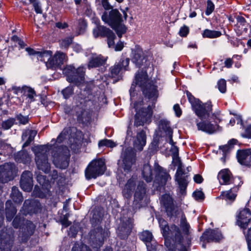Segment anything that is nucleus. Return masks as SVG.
Listing matches in <instances>:
<instances>
[{
    "label": "nucleus",
    "instance_id": "1",
    "mask_svg": "<svg viewBox=\"0 0 251 251\" xmlns=\"http://www.w3.org/2000/svg\"><path fill=\"white\" fill-rule=\"evenodd\" d=\"M186 95L196 114L200 119V120L196 119L195 121L198 130L209 134L214 133L216 131L219 126L217 124H211V122L214 121L217 124L218 122L216 120L220 122L221 120L218 115L215 113L211 114L212 112L211 102L202 103L199 100L195 99L188 91L186 92Z\"/></svg>",
    "mask_w": 251,
    "mask_h": 251
},
{
    "label": "nucleus",
    "instance_id": "2",
    "mask_svg": "<svg viewBox=\"0 0 251 251\" xmlns=\"http://www.w3.org/2000/svg\"><path fill=\"white\" fill-rule=\"evenodd\" d=\"M160 203L164 206L169 217L173 218L180 216L179 226L182 231L181 232V235L182 234L186 235H189L190 225L187 222L186 217L181 208L174 203L172 197L168 194L163 195L160 200ZM182 236L183 237V236Z\"/></svg>",
    "mask_w": 251,
    "mask_h": 251
},
{
    "label": "nucleus",
    "instance_id": "3",
    "mask_svg": "<svg viewBox=\"0 0 251 251\" xmlns=\"http://www.w3.org/2000/svg\"><path fill=\"white\" fill-rule=\"evenodd\" d=\"M159 224L163 236L165 238V245L169 250L175 251L176 245L182 241V236L179 228L175 225L169 227L166 221L159 220Z\"/></svg>",
    "mask_w": 251,
    "mask_h": 251
},
{
    "label": "nucleus",
    "instance_id": "4",
    "mask_svg": "<svg viewBox=\"0 0 251 251\" xmlns=\"http://www.w3.org/2000/svg\"><path fill=\"white\" fill-rule=\"evenodd\" d=\"M101 19L115 30L119 37L126 33V27L122 23V15L117 9H112L109 12L105 11L101 16Z\"/></svg>",
    "mask_w": 251,
    "mask_h": 251
},
{
    "label": "nucleus",
    "instance_id": "5",
    "mask_svg": "<svg viewBox=\"0 0 251 251\" xmlns=\"http://www.w3.org/2000/svg\"><path fill=\"white\" fill-rule=\"evenodd\" d=\"M135 83L141 87L143 94L149 99H156L158 96L156 87L152 81L148 78L147 72L143 70L138 72L135 75Z\"/></svg>",
    "mask_w": 251,
    "mask_h": 251
},
{
    "label": "nucleus",
    "instance_id": "6",
    "mask_svg": "<svg viewBox=\"0 0 251 251\" xmlns=\"http://www.w3.org/2000/svg\"><path fill=\"white\" fill-rule=\"evenodd\" d=\"M134 108L136 112L134 121L135 126H143L144 124L151 123L152 115V106L146 105L143 100H140L134 103Z\"/></svg>",
    "mask_w": 251,
    "mask_h": 251
},
{
    "label": "nucleus",
    "instance_id": "7",
    "mask_svg": "<svg viewBox=\"0 0 251 251\" xmlns=\"http://www.w3.org/2000/svg\"><path fill=\"white\" fill-rule=\"evenodd\" d=\"M174 152L173 155V164L177 167V169L175 175L176 181H177L180 188V193L183 195L187 186L188 176L184 173L182 168V163L178 157V151L176 147H174Z\"/></svg>",
    "mask_w": 251,
    "mask_h": 251
},
{
    "label": "nucleus",
    "instance_id": "8",
    "mask_svg": "<svg viewBox=\"0 0 251 251\" xmlns=\"http://www.w3.org/2000/svg\"><path fill=\"white\" fill-rule=\"evenodd\" d=\"M32 151L35 153V159L38 169L48 173L50 170V164L47 158V147L44 145L35 146L32 148Z\"/></svg>",
    "mask_w": 251,
    "mask_h": 251
},
{
    "label": "nucleus",
    "instance_id": "9",
    "mask_svg": "<svg viewBox=\"0 0 251 251\" xmlns=\"http://www.w3.org/2000/svg\"><path fill=\"white\" fill-rule=\"evenodd\" d=\"M63 72L67 76L68 82L76 85H79L84 80L85 71L83 67L75 69L73 66L68 65L64 69Z\"/></svg>",
    "mask_w": 251,
    "mask_h": 251
},
{
    "label": "nucleus",
    "instance_id": "10",
    "mask_svg": "<svg viewBox=\"0 0 251 251\" xmlns=\"http://www.w3.org/2000/svg\"><path fill=\"white\" fill-rule=\"evenodd\" d=\"M136 160V153L132 148H127L123 151L121 154V159L118 161L119 168L128 173L131 171V167Z\"/></svg>",
    "mask_w": 251,
    "mask_h": 251
},
{
    "label": "nucleus",
    "instance_id": "11",
    "mask_svg": "<svg viewBox=\"0 0 251 251\" xmlns=\"http://www.w3.org/2000/svg\"><path fill=\"white\" fill-rule=\"evenodd\" d=\"M105 168V162L103 159L93 160L85 170V177L87 179L96 178L104 173Z\"/></svg>",
    "mask_w": 251,
    "mask_h": 251
},
{
    "label": "nucleus",
    "instance_id": "12",
    "mask_svg": "<svg viewBox=\"0 0 251 251\" xmlns=\"http://www.w3.org/2000/svg\"><path fill=\"white\" fill-rule=\"evenodd\" d=\"M53 162L57 168L66 169L69 165L70 151L66 147L60 148L52 154Z\"/></svg>",
    "mask_w": 251,
    "mask_h": 251
},
{
    "label": "nucleus",
    "instance_id": "13",
    "mask_svg": "<svg viewBox=\"0 0 251 251\" xmlns=\"http://www.w3.org/2000/svg\"><path fill=\"white\" fill-rule=\"evenodd\" d=\"M75 104L73 109L66 106L64 108L65 112L67 114H75L78 118H81L84 114L86 110V100L79 97L75 98Z\"/></svg>",
    "mask_w": 251,
    "mask_h": 251
},
{
    "label": "nucleus",
    "instance_id": "14",
    "mask_svg": "<svg viewBox=\"0 0 251 251\" xmlns=\"http://www.w3.org/2000/svg\"><path fill=\"white\" fill-rule=\"evenodd\" d=\"M15 172V166L13 163H5L0 166V181L4 183L11 180Z\"/></svg>",
    "mask_w": 251,
    "mask_h": 251
},
{
    "label": "nucleus",
    "instance_id": "15",
    "mask_svg": "<svg viewBox=\"0 0 251 251\" xmlns=\"http://www.w3.org/2000/svg\"><path fill=\"white\" fill-rule=\"evenodd\" d=\"M222 238V234L217 230L208 229L205 231L201 237V240L203 242L202 247L206 248L205 242H219Z\"/></svg>",
    "mask_w": 251,
    "mask_h": 251
},
{
    "label": "nucleus",
    "instance_id": "16",
    "mask_svg": "<svg viewBox=\"0 0 251 251\" xmlns=\"http://www.w3.org/2000/svg\"><path fill=\"white\" fill-rule=\"evenodd\" d=\"M160 135L162 137H166V141L174 145V142L172 139L173 130L170 126V123L166 120H161L159 125Z\"/></svg>",
    "mask_w": 251,
    "mask_h": 251
},
{
    "label": "nucleus",
    "instance_id": "17",
    "mask_svg": "<svg viewBox=\"0 0 251 251\" xmlns=\"http://www.w3.org/2000/svg\"><path fill=\"white\" fill-rule=\"evenodd\" d=\"M251 220V213L247 208H244L239 211L237 215L236 223L241 228H246Z\"/></svg>",
    "mask_w": 251,
    "mask_h": 251
},
{
    "label": "nucleus",
    "instance_id": "18",
    "mask_svg": "<svg viewBox=\"0 0 251 251\" xmlns=\"http://www.w3.org/2000/svg\"><path fill=\"white\" fill-rule=\"evenodd\" d=\"M109 234L108 230H103L101 227H99L96 230L91 231V238L94 239L93 242L96 244V248L102 245L104 238L108 237Z\"/></svg>",
    "mask_w": 251,
    "mask_h": 251
},
{
    "label": "nucleus",
    "instance_id": "19",
    "mask_svg": "<svg viewBox=\"0 0 251 251\" xmlns=\"http://www.w3.org/2000/svg\"><path fill=\"white\" fill-rule=\"evenodd\" d=\"M20 186L25 191H30L33 187L32 174L28 171H24L21 177Z\"/></svg>",
    "mask_w": 251,
    "mask_h": 251
},
{
    "label": "nucleus",
    "instance_id": "20",
    "mask_svg": "<svg viewBox=\"0 0 251 251\" xmlns=\"http://www.w3.org/2000/svg\"><path fill=\"white\" fill-rule=\"evenodd\" d=\"M65 60V54L61 51H57L53 56H51L49 62L46 63V66L48 68L56 69L61 66Z\"/></svg>",
    "mask_w": 251,
    "mask_h": 251
},
{
    "label": "nucleus",
    "instance_id": "21",
    "mask_svg": "<svg viewBox=\"0 0 251 251\" xmlns=\"http://www.w3.org/2000/svg\"><path fill=\"white\" fill-rule=\"evenodd\" d=\"M40 203L36 200H26L25 201L22 210L23 214L26 215L36 213L40 209Z\"/></svg>",
    "mask_w": 251,
    "mask_h": 251
},
{
    "label": "nucleus",
    "instance_id": "22",
    "mask_svg": "<svg viewBox=\"0 0 251 251\" xmlns=\"http://www.w3.org/2000/svg\"><path fill=\"white\" fill-rule=\"evenodd\" d=\"M231 173L228 169H223L218 174L217 177L221 184L228 185L234 183V179L231 176Z\"/></svg>",
    "mask_w": 251,
    "mask_h": 251
},
{
    "label": "nucleus",
    "instance_id": "23",
    "mask_svg": "<svg viewBox=\"0 0 251 251\" xmlns=\"http://www.w3.org/2000/svg\"><path fill=\"white\" fill-rule=\"evenodd\" d=\"M237 159L239 162L243 165H251V151L250 150L239 151L237 152Z\"/></svg>",
    "mask_w": 251,
    "mask_h": 251
},
{
    "label": "nucleus",
    "instance_id": "24",
    "mask_svg": "<svg viewBox=\"0 0 251 251\" xmlns=\"http://www.w3.org/2000/svg\"><path fill=\"white\" fill-rule=\"evenodd\" d=\"M132 61L137 66L140 67L145 61L143 50L140 48H136L132 51Z\"/></svg>",
    "mask_w": 251,
    "mask_h": 251
},
{
    "label": "nucleus",
    "instance_id": "25",
    "mask_svg": "<svg viewBox=\"0 0 251 251\" xmlns=\"http://www.w3.org/2000/svg\"><path fill=\"white\" fill-rule=\"evenodd\" d=\"M146 144V135L144 131L141 130L137 134L136 138L134 141V147L136 150L141 151Z\"/></svg>",
    "mask_w": 251,
    "mask_h": 251
},
{
    "label": "nucleus",
    "instance_id": "26",
    "mask_svg": "<svg viewBox=\"0 0 251 251\" xmlns=\"http://www.w3.org/2000/svg\"><path fill=\"white\" fill-rule=\"evenodd\" d=\"M154 171L157 174L158 177L160 179V183L161 185H164L169 179H171L170 175L166 170L158 164H155Z\"/></svg>",
    "mask_w": 251,
    "mask_h": 251
},
{
    "label": "nucleus",
    "instance_id": "27",
    "mask_svg": "<svg viewBox=\"0 0 251 251\" xmlns=\"http://www.w3.org/2000/svg\"><path fill=\"white\" fill-rule=\"evenodd\" d=\"M136 179V177L133 176L128 180L126 184L123 192V195L125 198L128 199L131 196L132 192L135 189Z\"/></svg>",
    "mask_w": 251,
    "mask_h": 251
},
{
    "label": "nucleus",
    "instance_id": "28",
    "mask_svg": "<svg viewBox=\"0 0 251 251\" xmlns=\"http://www.w3.org/2000/svg\"><path fill=\"white\" fill-rule=\"evenodd\" d=\"M13 240L9 235L4 234L0 240V251H10Z\"/></svg>",
    "mask_w": 251,
    "mask_h": 251
},
{
    "label": "nucleus",
    "instance_id": "29",
    "mask_svg": "<svg viewBox=\"0 0 251 251\" xmlns=\"http://www.w3.org/2000/svg\"><path fill=\"white\" fill-rule=\"evenodd\" d=\"M37 133V132L35 130L28 129L23 133L22 139L23 140H25V143L23 145V148L28 146L34 140Z\"/></svg>",
    "mask_w": 251,
    "mask_h": 251
},
{
    "label": "nucleus",
    "instance_id": "30",
    "mask_svg": "<svg viewBox=\"0 0 251 251\" xmlns=\"http://www.w3.org/2000/svg\"><path fill=\"white\" fill-rule=\"evenodd\" d=\"M15 160L19 162L24 164L29 163L31 161V157L26 151L24 150L19 151L15 156Z\"/></svg>",
    "mask_w": 251,
    "mask_h": 251
},
{
    "label": "nucleus",
    "instance_id": "31",
    "mask_svg": "<svg viewBox=\"0 0 251 251\" xmlns=\"http://www.w3.org/2000/svg\"><path fill=\"white\" fill-rule=\"evenodd\" d=\"M6 217L8 221H10L17 212L16 208L13 205L10 201L6 202Z\"/></svg>",
    "mask_w": 251,
    "mask_h": 251
},
{
    "label": "nucleus",
    "instance_id": "32",
    "mask_svg": "<svg viewBox=\"0 0 251 251\" xmlns=\"http://www.w3.org/2000/svg\"><path fill=\"white\" fill-rule=\"evenodd\" d=\"M238 190V187L235 186L231 189L222 192V195L223 197L226 200L233 201L236 197V192Z\"/></svg>",
    "mask_w": 251,
    "mask_h": 251
},
{
    "label": "nucleus",
    "instance_id": "33",
    "mask_svg": "<svg viewBox=\"0 0 251 251\" xmlns=\"http://www.w3.org/2000/svg\"><path fill=\"white\" fill-rule=\"evenodd\" d=\"M105 61V60L100 55L93 56L89 62L88 67L90 68L99 67L103 65Z\"/></svg>",
    "mask_w": 251,
    "mask_h": 251
},
{
    "label": "nucleus",
    "instance_id": "34",
    "mask_svg": "<svg viewBox=\"0 0 251 251\" xmlns=\"http://www.w3.org/2000/svg\"><path fill=\"white\" fill-rule=\"evenodd\" d=\"M110 30L108 28L103 26H97L93 29V36L95 38H97L99 36L105 37L107 33L109 32Z\"/></svg>",
    "mask_w": 251,
    "mask_h": 251
},
{
    "label": "nucleus",
    "instance_id": "35",
    "mask_svg": "<svg viewBox=\"0 0 251 251\" xmlns=\"http://www.w3.org/2000/svg\"><path fill=\"white\" fill-rule=\"evenodd\" d=\"M142 176L145 180L151 182L152 179V174L151 167L148 164H145L142 170Z\"/></svg>",
    "mask_w": 251,
    "mask_h": 251
},
{
    "label": "nucleus",
    "instance_id": "36",
    "mask_svg": "<svg viewBox=\"0 0 251 251\" xmlns=\"http://www.w3.org/2000/svg\"><path fill=\"white\" fill-rule=\"evenodd\" d=\"M10 197L15 203H20L23 200V197L21 193L16 187H13L12 188Z\"/></svg>",
    "mask_w": 251,
    "mask_h": 251
},
{
    "label": "nucleus",
    "instance_id": "37",
    "mask_svg": "<svg viewBox=\"0 0 251 251\" xmlns=\"http://www.w3.org/2000/svg\"><path fill=\"white\" fill-rule=\"evenodd\" d=\"M145 187L143 182H140L135 193V198L136 201H140L145 194Z\"/></svg>",
    "mask_w": 251,
    "mask_h": 251
},
{
    "label": "nucleus",
    "instance_id": "38",
    "mask_svg": "<svg viewBox=\"0 0 251 251\" xmlns=\"http://www.w3.org/2000/svg\"><path fill=\"white\" fill-rule=\"evenodd\" d=\"M52 55V52L50 50L39 51L37 53V59L44 61L46 64L50 60Z\"/></svg>",
    "mask_w": 251,
    "mask_h": 251
},
{
    "label": "nucleus",
    "instance_id": "39",
    "mask_svg": "<svg viewBox=\"0 0 251 251\" xmlns=\"http://www.w3.org/2000/svg\"><path fill=\"white\" fill-rule=\"evenodd\" d=\"M221 32L219 31L205 29L202 33L204 38H217L221 35Z\"/></svg>",
    "mask_w": 251,
    "mask_h": 251
},
{
    "label": "nucleus",
    "instance_id": "40",
    "mask_svg": "<svg viewBox=\"0 0 251 251\" xmlns=\"http://www.w3.org/2000/svg\"><path fill=\"white\" fill-rule=\"evenodd\" d=\"M23 90L25 95L29 99L30 102L33 101L34 100V97L36 96L34 89L28 86H25L23 87Z\"/></svg>",
    "mask_w": 251,
    "mask_h": 251
},
{
    "label": "nucleus",
    "instance_id": "41",
    "mask_svg": "<svg viewBox=\"0 0 251 251\" xmlns=\"http://www.w3.org/2000/svg\"><path fill=\"white\" fill-rule=\"evenodd\" d=\"M131 229V225L128 224L126 227L120 226L118 228V233L121 238H126L129 234Z\"/></svg>",
    "mask_w": 251,
    "mask_h": 251
},
{
    "label": "nucleus",
    "instance_id": "42",
    "mask_svg": "<svg viewBox=\"0 0 251 251\" xmlns=\"http://www.w3.org/2000/svg\"><path fill=\"white\" fill-rule=\"evenodd\" d=\"M34 225L30 221H27L26 222V231H25V238L24 239H22L23 242L25 241L27 239V238L28 236L32 235L35 229Z\"/></svg>",
    "mask_w": 251,
    "mask_h": 251
},
{
    "label": "nucleus",
    "instance_id": "43",
    "mask_svg": "<svg viewBox=\"0 0 251 251\" xmlns=\"http://www.w3.org/2000/svg\"><path fill=\"white\" fill-rule=\"evenodd\" d=\"M87 24L86 21L83 19H79L78 21V25L76 29V34L79 35L84 32Z\"/></svg>",
    "mask_w": 251,
    "mask_h": 251
},
{
    "label": "nucleus",
    "instance_id": "44",
    "mask_svg": "<svg viewBox=\"0 0 251 251\" xmlns=\"http://www.w3.org/2000/svg\"><path fill=\"white\" fill-rule=\"evenodd\" d=\"M140 238L145 243L150 242L152 239V235L149 231H144L141 233Z\"/></svg>",
    "mask_w": 251,
    "mask_h": 251
},
{
    "label": "nucleus",
    "instance_id": "45",
    "mask_svg": "<svg viewBox=\"0 0 251 251\" xmlns=\"http://www.w3.org/2000/svg\"><path fill=\"white\" fill-rule=\"evenodd\" d=\"M105 37L107 38V44L109 47H115L114 40L116 38V36L115 35L114 33L111 30H110L109 32L107 33V35H106Z\"/></svg>",
    "mask_w": 251,
    "mask_h": 251
},
{
    "label": "nucleus",
    "instance_id": "46",
    "mask_svg": "<svg viewBox=\"0 0 251 251\" xmlns=\"http://www.w3.org/2000/svg\"><path fill=\"white\" fill-rule=\"evenodd\" d=\"M98 145L99 147L105 146L113 148L116 146V144L112 141L105 139L100 141Z\"/></svg>",
    "mask_w": 251,
    "mask_h": 251
},
{
    "label": "nucleus",
    "instance_id": "47",
    "mask_svg": "<svg viewBox=\"0 0 251 251\" xmlns=\"http://www.w3.org/2000/svg\"><path fill=\"white\" fill-rule=\"evenodd\" d=\"M72 251H90L88 247L83 244H75L73 247Z\"/></svg>",
    "mask_w": 251,
    "mask_h": 251
},
{
    "label": "nucleus",
    "instance_id": "48",
    "mask_svg": "<svg viewBox=\"0 0 251 251\" xmlns=\"http://www.w3.org/2000/svg\"><path fill=\"white\" fill-rule=\"evenodd\" d=\"M30 2L32 4L35 12L37 14L42 13V9L41 7L40 2L37 0H29Z\"/></svg>",
    "mask_w": 251,
    "mask_h": 251
},
{
    "label": "nucleus",
    "instance_id": "49",
    "mask_svg": "<svg viewBox=\"0 0 251 251\" xmlns=\"http://www.w3.org/2000/svg\"><path fill=\"white\" fill-rule=\"evenodd\" d=\"M73 87L69 86L62 90V93L65 99H68L73 94Z\"/></svg>",
    "mask_w": 251,
    "mask_h": 251
},
{
    "label": "nucleus",
    "instance_id": "50",
    "mask_svg": "<svg viewBox=\"0 0 251 251\" xmlns=\"http://www.w3.org/2000/svg\"><path fill=\"white\" fill-rule=\"evenodd\" d=\"M110 0H101L102 6L103 7V8L106 10L111 9L113 7V5H111L110 4ZM116 1L119 3H121L123 1V0H116Z\"/></svg>",
    "mask_w": 251,
    "mask_h": 251
},
{
    "label": "nucleus",
    "instance_id": "51",
    "mask_svg": "<svg viewBox=\"0 0 251 251\" xmlns=\"http://www.w3.org/2000/svg\"><path fill=\"white\" fill-rule=\"evenodd\" d=\"M73 38L67 37L60 41V45L62 48H67L72 43Z\"/></svg>",
    "mask_w": 251,
    "mask_h": 251
},
{
    "label": "nucleus",
    "instance_id": "52",
    "mask_svg": "<svg viewBox=\"0 0 251 251\" xmlns=\"http://www.w3.org/2000/svg\"><path fill=\"white\" fill-rule=\"evenodd\" d=\"M218 88L219 90L222 93H224L226 91V81L224 79H221L218 82Z\"/></svg>",
    "mask_w": 251,
    "mask_h": 251
},
{
    "label": "nucleus",
    "instance_id": "53",
    "mask_svg": "<svg viewBox=\"0 0 251 251\" xmlns=\"http://www.w3.org/2000/svg\"><path fill=\"white\" fill-rule=\"evenodd\" d=\"M121 70L118 64L115 65L111 68V75L113 77L117 76Z\"/></svg>",
    "mask_w": 251,
    "mask_h": 251
},
{
    "label": "nucleus",
    "instance_id": "54",
    "mask_svg": "<svg viewBox=\"0 0 251 251\" xmlns=\"http://www.w3.org/2000/svg\"><path fill=\"white\" fill-rule=\"evenodd\" d=\"M214 9V5L210 0L207 1V7L205 11L206 15H209L212 13Z\"/></svg>",
    "mask_w": 251,
    "mask_h": 251
},
{
    "label": "nucleus",
    "instance_id": "55",
    "mask_svg": "<svg viewBox=\"0 0 251 251\" xmlns=\"http://www.w3.org/2000/svg\"><path fill=\"white\" fill-rule=\"evenodd\" d=\"M17 120L22 124H26L28 122V117L27 116H23L19 114L17 116Z\"/></svg>",
    "mask_w": 251,
    "mask_h": 251
},
{
    "label": "nucleus",
    "instance_id": "56",
    "mask_svg": "<svg viewBox=\"0 0 251 251\" xmlns=\"http://www.w3.org/2000/svg\"><path fill=\"white\" fill-rule=\"evenodd\" d=\"M13 124L14 122L12 120L8 119L2 123V127L4 129H8L13 126Z\"/></svg>",
    "mask_w": 251,
    "mask_h": 251
},
{
    "label": "nucleus",
    "instance_id": "57",
    "mask_svg": "<svg viewBox=\"0 0 251 251\" xmlns=\"http://www.w3.org/2000/svg\"><path fill=\"white\" fill-rule=\"evenodd\" d=\"M129 62V59L128 58H126L122 61H120L118 65L120 66L121 69H124V70L126 69V67L128 66Z\"/></svg>",
    "mask_w": 251,
    "mask_h": 251
},
{
    "label": "nucleus",
    "instance_id": "58",
    "mask_svg": "<svg viewBox=\"0 0 251 251\" xmlns=\"http://www.w3.org/2000/svg\"><path fill=\"white\" fill-rule=\"evenodd\" d=\"M193 196L196 200H202L204 199V194L201 191L194 192L193 193Z\"/></svg>",
    "mask_w": 251,
    "mask_h": 251
},
{
    "label": "nucleus",
    "instance_id": "59",
    "mask_svg": "<svg viewBox=\"0 0 251 251\" xmlns=\"http://www.w3.org/2000/svg\"><path fill=\"white\" fill-rule=\"evenodd\" d=\"M189 32V28L186 25L181 27L179 30V34L180 36L184 37L186 36Z\"/></svg>",
    "mask_w": 251,
    "mask_h": 251
},
{
    "label": "nucleus",
    "instance_id": "60",
    "mask_svg": "<svg viewBox=\"0 0 251 251\" xmlns=\"http://www.w3.org/2000/svg\"><path fill=\"white\" fill-rule=\"evenodd\" d=\"M37 180L42 185H45L46 183V177L45 176L38 174L37 176Z\"/></svg>",
    "mask_w": 251,
    "mask_h": 251
},
{
    "label": "nucleus",
    "instance_id": "61",
    "mask_svg": "<svg viewBox=\"0 0 251 251\" xmlns=\"http://www.w3.org/2000/svg\"><path fill=\"white\" fill-rule=\"evenodd\" d=\"M68 134V132L67 130H64L62 131V132L59 134V135L58 136L56 141L58 143H61L63 140L66 138V136Z\"/></svg>",
    "mask_w": 251,
    "mask_h": 251
},
{
    "label": "nucleus",
    "instance_id": "62",
    "mask_svg": "<svg viewBox=\"0 0 251 251\" xmlns=\"http://www.w3.org/2000/svg\"><path fill=\"white\" fill-rule=\"evenodd\" d=\"M77 232V228L75 226H72L70 227L69 234L72 237H75Z\"/></svg>",
    "mask_w": 251,
    "mask_h": 251
},
{
    "label": "nucleus",
    "instance_id": "63",
    "mask_svg": "<svg viewBox=\"0 0 251 251\" xmlns=\"http://www.w3.org/2000/svg\"><path fill=\"white\" fill-rule=\"evenodd\" d=\"M174 110L177 117H179L181 115V110L178 104H176L174 106Z\"/></svg>",
    "mask_w": 251,
    "mask_h": 251
},
{
    "label": "nucleus",
    "instance_id": "64",
    "mask_svg": "<svg viewBox=\"0 0 251 251\" xmlns=\"http://www.w3.org/2000/svg\"><path fill=\"white\" fill-rule=\"evenodd\" d=\"M244 137L251 138V125H249L246 129Z\"/></svg>",
    "mask_w": 251,
    "mask_h": 251
}]
</instances>
